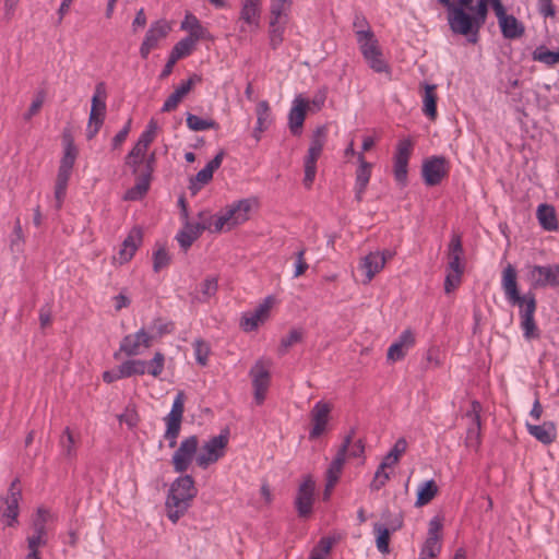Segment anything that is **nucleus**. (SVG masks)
<instances>
[{
    "label": "nucleus",
    "mask_w": 559,
    "mask_h": 559,
    "mask_svg": "<svg viewBox=\"0 0 559 559\" xmlns=\"http://www.w3.org/2000/svg\"><path fill=\"white\" fill-rule=\"evenodd\" d=\"M501 287L509 305L519 307L521 328L526 340L538 338L539 331L534 314L537 309L535 294L530 290L521 295L518 284V272L512 264L502 271Z\"/></svg>",
    "instance_id": "1"
},
{
    "label": "nucleus",
    "mask_w": 559,
    "mask_h": 559,
    "mask_svg": "<svg viewBox=\"0 0 559 559\" xmlns=\"http://www.w3.org/2000/svg\"><path fill=\"white\" fill-rule=\"evenodd\" d=\"M197 493L198 489L192 476H179L173 481L165 503L167 516L173 523L185 515Z\"/></svg>",
    "instance_id": "2"
},
{
    "label": "nucleus",
    "mask_w": 559,
    "mask_h": 559,
    "mask_svg": "<svg viewBox=\"0 0 559 559\" xmlns=\"http://www.w3.org/2000/svg\"><path fill=\"white\" fill-rule=\"evenodd\" d=\"M356 38L360 51L369 67L374 72H385L390 74V67L383 59L379 41L372 29H359L356 32Z\"/></svg>",
    "instance_id": "3"
},
{
    "label": "nucleus",
    "mask_w": 559,
    "mask_h": 559,
    "mask_svg": "<svg viewBox=\"0 0 559 559\" xmlns=\"http://www.w3.org/2000/svg\"><path fill=\"white\" fill-rule=\"evenodd\" d=\"M466 10L467 7L459 3V7L448 14V23L453 34L466 36L469 43L476 44L481 26Z\"/></svg>",
    "instance_id": "4"
},
{
    "label": "nucleus",
    "mask_w": 559,
    "mask_h": 559,
    "mask_svg": "<svg viewBox=\"0 0 559 559\" xmlns=\"http://www.w3.org/2000/svg\"><path fill=\"white\" fill-rule=\"evenodd\" d=\"M229 441V430L224 429L218 436L211 437L201 448L197 455V465L206 469L211 464L216 463L225 455Z\"/></svg>",
    "instance_id": "5"
},
{
    "label": "nucleus",
    "mask_w": 559,
    "mask_h": 559,
    "mask_svg": "<svg viewBox=\"0 0 559 559\" xmlns=\"http://www.w3.org/2000/svg\"><path fill=\"white\" fill-rule=\"evenodd\" d=\"M185 393L179 391L174 400L170 413L165 417L167 425L164 438L168 441L169 448L177 445V439L181 429V421L185 412Z\"/></svg>",
    "instance_id": "6"
},
{
    "label": "nucleus",
    "mask_w": 559,
    "mask_h": 559,
    "mask_svg": "<svg viewBox=\"0 0 559 559\" xmlns=\"http://www.w3.org/2000/svg\"><path fill=\"white\" fill-rule=\"evenodd\" d=\"M199 449V438L197 436H189L185 438L171 457V464L176 473H185L193 462L197 461Z\"/></svg>",
    "instance_id": "7"
},
{
    "label": "nucleus",
    "mask_w": 559,
    "mask_h": 559,
    "mask_svg": "<svg viewBox=\"0 0 559 559\" xmlns=\"http://www.w3.org/2000/svg\"><path fill=\"white\" fill-rule=\"evenodd\" d=\"M270 362L263 359H259L250 369V377L252 379L254 401L258 405H261L266 395V391L271 381Z\"/></svg>",
    "instance_id": "8"
},
{
    "label": "nucleus",
    "mask_w": 559,
    "mask_h": 559,
    "mask_svg": "<svg viewBox=\"0 0 559 559\" xmlns=\"http://www.w3.org/2000/svg\"><path fill=\"white\" fill-rule=\"evenodd\" d=\"M481 404L478 401H473L471 403V409L465 414V417L469 420L466 430L465 445L475 451L479 449L481 443Z\"/></svg>",
    "instance_id": "9"
},
{
    "label": "nucleus",
    "mask_w": 559,
    "mask_h": 559,
    "mask_svg": "<svg viewBox=\"0 0 559 559\" xmlns=\"http://www.w3.org/2000/svg\"><path fill=\"white\" fill-rule=\"evenodd\" d=\"M19 483L20 480L15 478L9 487L8 495L0 498V512L8 520L9 526H13L17 522L19 502L22 498Z\"/></svg>",
    "instance_id": "10"
},
{
    "label": "nucleus",
    "mask_w": 559,
    "mask_h": 559,
    "mask_svg": "<svg viewBox=\"0 0 559 559\" xmlns=\"http://www.w3.org/2000/svg\"><path fill=\"white\" fill-rule=\"evenodd\" d=\"M261 0H241L239 32L245 34L260 27Z\"/></svg>",
    "instance_id": "11"
},
{
    "label": "nucleus",
    "mask_w": 559,
    "mask_h": 559,
    "mask_svg": "<svg viewBox=\"0 0 559 559\" xmlns=\"http://www.w3.org/2000/svg\"><path fill=\"white\" fill-rule=\"evenodd\" d=\"M448 171V160L443 156H432L423 163L421 176L429 187L439 185Z\"/></svg>",
    "instance_id": "12"
},
{
    "label": "nucleus",
    "mask_w": 559,
    "mask_h": 559,
    "mask_svg": "<svg viewBox=\"0 0 559 559\" xmlns=\"http://www.w3.org/2000/svg\"><path fill=\"white\" fill-rule=\"evenodd\" d=\"M412 151L413 143L409 139L399 141L394 154L393 173L395 180L402 186L407 182V167Z\"/></svg>",
    "instance_id": "13"
},
{
    "label": "nucleus",
    "mask_w": 559,
    "mask_h": 559,
    "mask_svg": "<svg viewBox=\"0 0 559 559\" xmlns=\"http://www.w3.org/2000/svg\"><path fill=\"white\" fill-rule=\"evenodd\" d=\"M170 32V26L165 20H158L151 24L147 29L144 40L140 47V55L146 59L150 52L158 47V43L166 38Z\"/></svg>",
    "instance_id": "14"
},
{
    "label": "nucleus",
    "mask_w": 559,
    "mask_h": 559,
    "mask_svg": "<svg viewBox=\"0 0 559 559\" xmlns=\"http://www.w3.org/2000/svg\"><path fill=\"white\" fill-rule=\"evenodd\" d=\"M532 288L559 286V265H534L530 269Z\"/></svg>",
    "instance_id": "15"
},
{
    "label": "nucleus",
    "mask_w": 559,
    "mask_h": 559,
    "mask_svg": "<svg viewBox=\"0 0 559 559\" xmlns=\"http://www.w3.org/2000/svg\"><path fill=\"white\" fill-rule=\"evenodd\" d=\"M310 102L301 95H297L293 100V106L288 114V128L293 135L299 136L302 133L304 122Z\"/></svg>",
    "instance_id": "16"
},
{
    "label": "nucleus",
    "mask_w": 559,
    "mask_h": 559,
    "mask_svg": "<svg viewBox=\"0 0 559 559\" xmlns=\"http://www.w3.org/2000/svg\"><path fill=\"white\" fill-rule=\"evenodd\" d=\"M316 484L310 476H307L300 484L295 506L300 518H307L312 512Z\"/></svg>",
    "instance_id": "17"
},
{
    "label": "nucleus",
    "mask_w": 559,
    "mask_h": 559,
    "mask_svg": "<svg viewBox=\"0 0 559 559\" xmlns=\"http://www.w3.org/2000/svg\"><path fill=\"white\" fill-rule=\"evenodd\" d=\"M442 528V524L438 519H432L429 522L428 537L424 543L420 551L419 559H432L441 550L439 532Z\"/></svg>",
    "instance_id": "18"
},
{
    "label": "nucleus",
    "mask_w": 559,
    "mask_h": 559,
    "mask_svg": "<svg viewBox=\"0 0 559 559\" xmlns=\"http://www.w3.org/2000/svg\"><path fill=\"white\" fill-rule=\"evenodd\" d=\"M330 412V404L322 401L316 403V405L310 412V417L312 421V428L309 432L310 439H317L324 432L329 420Z\"/></svg>",
    "instance_id": "19"
},
{
    "label": "nucleus",
    "mask_w": 559,
    "mask_h": 559,
    "mask_svg": "<svg viewBox=\"0 0 559 559\" xmlns=\"http://www.w3.org/2000/svg\"><path fill=\"white\" fill-rule=\"evenodd\" d=\"M152 336L148 335L144 329H141L135 334L126 335L120 343V352L128 356H136L140 352V346L143 345L148 348L152 345Z\"/></svg>",
    "instance_id": "20"
},
{
    "label": "nucleus",
    "mask_w": 559,
    "mask_h": 559,
    "mask_svg": "<svg viewBox=\"0 0 559 559\" xmlns=\"http://www.w3.org/2000/svg\"><path fill=\"white\" fill-rule=\"evenodd\" d=\"M385 265V254L380 251L370 252L364 257L360 261L359 267L365 272L364 284H369L372 278L379 273Z\"/></svg>",
    "instance_id": "21"
},
{
    "label": "nucleus",
    "mask_w": 559,
    "mask_h": 559,
    "mask_svg": "<svg viewBox=\"0 0 559 559\" xmlns=\"http://www.w3.org/2000/svg\"><path fill=\"white\" fill-rule=\"evenodd\" d=\"M255 199H241L228 207L226 212L230 217L231 226L240 225L250 218V212L254 205H257Z\"/></svg>",
    "instance_id": "22"
},
{
    "label": "nucleus",
    "mask_w": 559,
    "mask_h": 559,
    "mask_svg": "<svg viewBox=\"0 0 559 559\" xmlns=\"http://www.w3.org/2000/svg\"><path fill=\"white\" fill-rule=\"evenodd\" d=\"M195 82H201V76L192 74L187 81L181 84L171 93L165 100L162 111L170 112L177 108L182 98L191 91Z\"/></svg>",
    "instance_id": "23"
},
{
    "label": "nucleus",
    "mask_w": 559,
    "mask_h": 559,
    "mask_svg": "<svg viewBox=\"0 0 559 559\" xmlns=\"http://www.w3.org/2000/svg\"><path fill=\"white\" fill-rule=\"evenodd\" d=\"M415 344V336L412 330L407 329L401 333L397 341H395L388 349L386 357L389 360L397 361L405 357L407 349Z\"/></svg>",
    "instance_id": "24"
},
{
    "label": "nucleus",
    "mask_w": 559,
    "mask_h": 559,
    "mask_svg": "<svg viewBox=\"0 0 559 559\" xmlns=\"http://www.w3.org/2000/svg\"><path fill=\"white\" fill-rule=\"evenodd\" d=\"M106 116V103L92 98V106L86 129L87 140H92L100 130Z\"/></svg>",
    "instance_id": "25"
},
{
    "label": "nucleus",
    "mask_w": 559,
    "mask_h": 559,
    "mask_svg": "<svg viewBox=\"0 0 559 559\" xmlns=\"http://www.w3.org/2000/svg\"><path fill=\"white\" fill-rule=\"evenodd\" d=\"M463 246L460 235H453L448 248V272L463 274L464 266L461 263Z\"/></svg>",
    "instance_id": "26"
},
{
    "label": "nucleus",
    "mask_w": 559,
    "mask_h": 559,
    "mask_svg": "<svg viewBox=\"0 0 559 559\" xmlns=\"http://www.w3.org/2000/svg\"><path fill=\"white\" fill-rule=\"evenodd\" d=\"M142 242V231L139 228H133L127 238L123 240L122 246L118 252V261L120 264H124L129 262L139 246Z\"/></svg>",
    "instance_id": "27"
},
{
    "label": "nucleus",
    "mask_w": 559,
    "mask_h": 559,
    "mask_svg": "<svg viewBox=\"0 0 559 559\" xmlns=\"http://www.w3.org/2000/svg\"><path fill=\"white\" fill-rule=\"evenodd\" d=\"M348 443L347 440H343L342 445L340 447L335 457L331 462L328 471H326V479H328V487H334L336 483L340 479V475L342 473L345 460H346V444Z\"/></svg>",
    "instance_id": "28"
},
{
    "label": "nucleus",
    "mask_w": 559,
    "mask_h": 559,
    "mask_svg": "<svg viewBox=\"0 0 559 559\" xmlns=\"http://www.w3.org/2000/svg\"><path fill=\"white\" fill-rule=\"evenodd\" d=\"M326 128L324 126L318 127L312 134L310 146L305 157V164H317L325 141Z\"/></svg>",
    "instance_id": "29"
},
{
    "label": "nucleus",
    "mask_w": 559,
    "mask_h": 559,
    "mask_svg": "<svg viewBox=\"0 0 559 559\" xmlns=\"http://www.w3.org/2000/svg\"><path fill=\"white\" fill-rule=\"evenodd\" d=\"M257 126L253 130V136L260 141L261 133L270 128L272 124L271 108L267 100H260L255 108Z\"/></svg>",
    "instance_id": "30"
},
{
    "label": "nucleus",
    "mask_w": 559,
    "mask_h": 559,
    "mask_svg": "<svg viewBox=\"0 0 559 559\" xmlns=\"http://www.w3.org/2000/svg\"><path fill=\"white\" fill-rule=\"evenodd\" d=\"M528 432L544 444H550L556 438L555 425L546 421L542 425L527 424Z\"/></svg>",
    "instance_id": "31"
},
{
    "label": "nucleus",
    "mask_w": 559,
    "mask_h": 559,
    "mask_svg": "<svg viewBox=\"0 0 559 559\" xmlns=\"http://www.w3.org/2000/svg\"><path fill=\"white\" fill-rule=\"evenodd\" d=\"M499 26L503 37L508 39L519 38L525 31L523 24L514 15L509 14L499 21Z\"/></svg>",
    "instance_id": "32"
},
{
    "label": "nucleus",
    "mask_w": 559,
    "mask_h": 559,
    "mask_svg": "<svg viewBox=\"0 0 559 559\" xmlns=\"http://www.w3.org/2000/svg\"><path fill=\"white\" fill-rule=\"evenodd\" d=\"M536 216L540 226L548 231H554L558 229V221L556 216V211L552 205L549 204H540L537 207Z\"/></svg>",
    "instance_id": "33"
},
{
    "label": "nucleus",
    "mask_w": 559,
    "mask_h": 559,
    "mask_svg": "<svg viewBox=\"0 0 559 559\" xmlns=\"http://www.w3.org/2000/svg\"><path fill=\"white\" fill-rule=\"evenodd\" d=\"M425 94L423 97V111L430 119L435 120L437 117V100L438 96L436 93L437 85L435 84H425Z\"/></svg>",
    "instance_id": "34"
},
{
    "label": "nucleus",
    "mask_w": 559,
    "mask_h": 559,
    "mask_svg": "<svg viewBox=\"0 0 559 559\" xmlns=\"http://www.w3.org/2000/svg\"><path fill=\"white\" fill-rule=\"evenodd\" d=\"M151 179L147 176L139 175L136 179V183L127 190L124 194V200L128 201H138L141 200L150 189Z\"/></svg>",
    "instance_id": "35"
},
{
    "label": "nucleus",
    "mask_w": 559,
    "mask_h": 559,
    "mask_svg": "<svg viewBox=\"0 0 559 559\" xmlns=\"http://www.w3.org/2000/svg\"><path fill=\"white\" fill-rule=\"evenodd\" d=\"M438 493V486L433 479L425 481L417 492L416 507L429 503Z\"/></svg>",
    "instance_id": "36"
},
{
    "label": "nucleus",
    "mask_w": 559,
    "mask_h": 559,
    "mask_svg": "<svg viewBox=\"0 0 559 559\" xmlns=\"http://www.w3.org/2000/svg\"><path fill=\"white\" fill-rule=\"evenodd\" d=\"M182 29H189V37H193L195 40L204 39L207 33L206 28H204L200 21L191 13L186 15L185 21L181 23Z\"/></svg>",
    "instance_id": "37"
},
{
    "label": "nucleus",
    "mask_w": 559,
    "mask_h": 559,
    "mask_svg": "<svg viewBox=\"0 0 559 559\" xmlns=\"http://www.w3.org/2000/svg\"><path fill=\"white\" fill-rule=\"evenodd\" d=\"M146 361L141 359H130L122 362L120 367V376L129 378L132 376H142L146 373Z\"/></svg>",
    "instance_id": "38"
},
{
    "label": "nucleus",
    "mask_w": 559,
    "mask_h": 559,
    "mask_svg": "<svg viewBox=\"0 0 559 559\" xmlns=\"http://www.w3.org/2000/svg\"><path fill=\"white\" fill-rule=\"evenodd\" d=\"M71 173L72 171L58 169L56 187H55V198L57 201V205H56L57 209H60L62 205Z\"/></svg>",
    "instance_id": "39"
},
{
    "label": "nucleus",
    "mask_w": 559,
    "mask_h": 559,
    "mask_svg": "<svg viewBox=\"0 0 559 559\" xmlns=\"http://www.w3.org/2000/svg\"><path fill=\"white\" fill-rule=\"evenodd\" d=\"M373 532L376 534V545L380 552L388 554L390 551L389 544H390V536L391 532L390 528H388L384 524L381 523H374L373 524Z\"/></svg>",
    "instance_id": "40"
},
{
    "label": "nucleus",
    "mask_w": 559,
    "mask_h": 559,
    "mask_svg": "<svg viewBox=\"0 0 559 559\" xmlns=\"http://www.w3.org/2000/svg\"><path fill=\"white\" fill-rule=\"evenodd\" d=\"M359 167L356 170L355 186L367 188L370 177L372 164L368 163L361 153L358 154Z\"/></svg>",
    "instance_id": "41"
},
{
    "label": "nucleus",
    "mask_w": 559,
    "mask_h": 559,
    "mask_svg": "<svg viewBox=\"0 0 559 559\" xmlns=\"http://www.w3.org/2000/svg\"><path fill=\"white\" fill-rule=\"evenodd\" d=\"M187 126L192 131H204L207 129H217L218 124L213 119H202L197 115L187 114Z\"/></svg>",
    "instance_id": "42"
},
{
    "label": "nucleus",
    "mask_w": 559,
    "mask_h": 559,
    "mask_svg": "<svg viewBox=\"0 0 559 559\" xmlns=\"http://www.w3.org/2000/svg\"><path fill=\"white\" fill-rule=\"evenodd\" d=\"M286 23L287 22L285 20L283 22L270 21V31H269L270 46L274 50L277 49L284 40L283 35H284Z\"/></svg>",
    "instance_id": "43"
},
{
    "label": "nucleus",
    "mask_w": 559,
    "mask_h": 559,
    "mask_svg": "<svg viewBox=\"0 0 559 559\" xmlns=\"http://www.w3.org/2000/svg\"><path fill=\"white\" fill-rule=\"evenodd\" d=\"M197 41L193 37L187 36L173 47L170 55L177 60L185 58L192 52Z\"/></svg>",
    "instance_id": "44"
},
{
    "label": "nucleus",
    "mask_w": 559,
    "mask_h": 559,
    "mask_svg": "<svg viewBox=\"0 0 559 559\" xmlns=\"http://www.w3.org/2000/svg\"><path fill=\"white\" fill-rule=\"evenodd\" d=\"M213 174L214 173L210 169V167L206 166L200 171H198L195 177L190 179L189 190L191 191V193L193 195L197 194L202 188V186L209 183L212 180Z\"/></svg>",
    "instance_id": "45"
},
{
    "label": "nucleus",
    "mask_w": 559,
    "mask_h": 559,
    "mask_svg": "<svg viewBox=\"0 0 559 559\" xmlns=\"http://www.w3.org/2000/svg\"><path fill=\"white\" fill-rule=\"evenodd\" d=\"M533 59L547 66H554L559 63V50L551 51L544 46H539L533 51Z\"/></svg>",
    "instance_id": "46"
},
{
    "label": "nucleus",
    "mask_w": 559,
    "mask_h": 559,
    "mask_svg": "<svg viewBox=\"0 0 559 559\" xmlns=\"http://www.w3.org/2000/svg\"><path fill=\"white\" fill-rule=\"evenodd\" d=\"M290 5V0H273L271 3V20L275 22H287L286 11Z\"/></svg>",
    "instance_id": "47"
},
{
    "label": "nucleus",
    "mask_w": 559,
    "mask_h": 559,
    "mask_svg": "<svg viewBox=\"0 0 559 559\" xmlns=\"http://www.w3.org/2000/svg\"><path fill=\"white\" fill-rule=\"evenodd\" d=\"M60 445L62 448V453L68 459H73L76 455L75 449V440L69 427H67L63 431L62 437L60 438Z\"/></svg>",
    "instance_id": "48"
},
{
    "label": "nucleus",
    "mask_w": 559,
    "mask_h": 559,
    "mask_svg": "<svg viewBox=\"0 0 559 559\" xmlns=\"http://www.w3.org/2000/svg\"><path fill=\"white\" fill-rule=\"evenodd\" d=\"M146 151V148L138 146V143H135L126 156V164L133 168V174H136L139 165L144 160Z\"/></svg>",
    "instance_id": "49"
},
{
    "label": "nucleus",
    "mask_w": 559,
    "mask_h": 559,
    "mask_svg": "<svg viewBox=\"0 0 559 559\" xmlns=\"http://www.w3.org/2000/svg\"><path fill=\"white\" fill-rule=\"evenodd\" d=\"M49 512L44 508H38L36 516L33 519V534L46 536V523L49 519Z\"/></svg>",
    "instance_id": "50"
},
{
    "label": "nucleus",
    "mask_w": 559,
    "mask_h": 559,
    "mask_svg": "<svg viewBox=\"0 0 559 559\" xmlns=\"http://www.w3.org/2000/svg\"><path fill=\"white\" fill-rule=\"evenodd\" d=\"M304 337V332L300 329H293L289 331L288 335L281 340L280 353H287L288 348L294 344L301 342Z\"/></svg>",
    "instance_id": "51"
},
{
    "label": "nucleus",
    "mask_w": 559,
    "mask_h": 559,
    "mask_svg": "<svg viewBox=\"0 0 559 559\" xmlns=\"http://www.w3.org/2000/svg\"><path fill=\"white\" fill-rule=\"evenodd\" d=\"M146 372L156 378L160 376L164 370L165 356L163 353L156 352L154 357L150 361H146Z\"/></svg>",
    "instance_id": "52"
},
{
    "label": "nucleus",
    "mask_w": 559,
    "mask_h": 559,
    "mask_svg": "<svg viewBox=\"0 0 559 559\" xmlns=\"http://www.w3.org/2000/svg\"><path fill=\"white\" fill-rule=\"evenodd\" d=\"M193 349L197 362L201 366H206L207 357L211 352L209 344L203 340H195L193 342Z\"/></svg>",
    "instance_id": "53"
},
{
    "label": "nucleus",
    "mask_w": 559,
    "mask_h": 559,
    "mask_svg": "<svg viewBox=\"0 0 559 559\" xmlns=\"http://www.w3.org/2000/svg\"><path fill=\"white\" fill-rule=\"evenodd\" d=\"M177 240L183 250L189 249L192 243L199 238L191 227L186 223L182 230L177 235Z\"/></svg>",
    "instance_id": "54"
},
{
    "label": "nucleus",
    "mask_w": 559,
    "mask_h": 559,
    "mask_svg": "<svg viewBox=\"0 0 559 559\" xmlns=\"http://www.w3.org/2000/svg\"><path fill=\"white\" fill-rule=\"evenodd\" d=\"M201 301H207L211 297H213L218 288V281L216 277H207L201 283Z\"/></svg>",
    "instance_id": "55"
},
{
    "label": "nucleus",
    "mask_w": 559,
    "mask_h": 559,
    "mask_svg": "<svg viewBox=\"0 0 559 559\" xmlns=\"http://www.w3.org/2000/svg\"><path fill=\"white\" fill-rule=\"evenodd\" d=\"M170 262V257L167 250L163 247L158 248L153 254V270L158 273L162 269L166 267Z\"/></svg>",
    "instance_id": "56"
},
{
    "label": "nucleus",
    "mask_w": 559,
    "mask_h": 559,
    "mask_svg": "<svg viewBox=\"0 0 559 559\" xmlns=\"http://www.w3.org/2000/svg\"><path fill=\"white\" fill-rule=\"evenodd\" d=\"M488 4H490V0H478L476 7H473V10H469L471 12H473V16L476 19V21L480 24L481 27L484 26L487 20Z\"/></svg>",
    "instance_id": "57"
},
{
    "label": "nucleus",
    "mask_w": 559,
    "mask_h": 559,
    "mask_svg": "<svg viewBox=\"0 0 559 559\" xmlns=\"http://www.w3.org/2000/svg\"><path fill=\"white\" fill-rule=\"evenodd\" d=\"M274 304V297L267 296L263 302H261L254 310V318H259L261 322H264L269 318L270 310Z\"/></svg>",
    "instance_id": "58"
},
{
    "label": "nucleus",
    "mask_w": 559,
    "mask_h": 559,
    "mask_svg": "<svg viewBox=\"0 0 559 559\" xmlns=\"http://www.w3.org/2000/svg\"><path fill=\"white\" fill-rule=\"evenodd\" d=\"M44 100H45V92L44 91L37 92L34 100L32 102V104L29 106V108L27 109V111L23 116L24 120L28 121L35 115H37L38 111L40 110L43 104H44Z\"/></svg>",
    "instance_id": "59"
},
{
    "label": "nucleus",
    "mask_w": 559,
    "mask_h": 559,
    "mask_svg": "<svg viewBox=\"0 0 559 559\" xmlns=\"http://www.w3.org/2000/svg\"><path fill=\"white\" fill-rule=\"evenodd\" d=\"M389 479H390V474L385 471V468L378 466V468L374 473V477H373L372 481L370 483V489L373 491L380 490Z\"/></svg>",
    "instance_id": "60"
},
{
    "label": "nucleus",
    "mask_w": 559,
    "mask_h": 559,
    "mask_svg": "<svg viewBox=\"0 0 559 559\" xmlns=\"http://www.w3.org/2000/svg\"><path fill=\"white\" fill-rule=\"evenodd\" d=\"M259 323H262L259 318H254V312H246L243 313L240 320V328L245 332H251L258 329Z\"/></svg>",
    "instance_id": "61"
},
{
    "label": "nucleus",
    "mask_w": 559,
    "mask_h": 559,
    "mask_svg": "<svg viewBox=\"0 0 559 559\" xmlns=\"http://www.w3.org/2000/svg\"><path fill=\"white\" fill-rule=\"evenodd\" d=\"M391 513L389 510L383 511L382 518L386 520V523L384 524L388 528H390L391 533H394L402 528L403 526V515L400 513L395 515L393 519H390Z\"/></svg>",
    "instance_id": "62"
},
{
    "label": "nucleus",
    "mask_w": 559,
    "mask_h": 559,
    "mask_svg": "<svg viewBox=\"0 0 559 559\" xmlns=\"http://www.w3.org/2000/svg\"><path fill=\"white\" fill-rule=\"evenodd\" d=\"M463 274L447 272L444 280V292L450 294L453 292L460 284Z\"/></svg>",
    "instance_id": "63"
},
{
    "label": "nucleus",
    "mask_w": 559,
    "mask_h": 559,
    "mask_svg": "<svg viewBox=\"0 0 559 559\" xmlns=\"http://www.w3.org/2000/svg\"><path fill=\"white\" fill-rule=\"evenodd\" d=\"M78 156V151H67L64 150L63 156L60 160L59 169L72 171L75 159Z\"/></svg>",
    "instance_id": "64"
}]
</instances>
